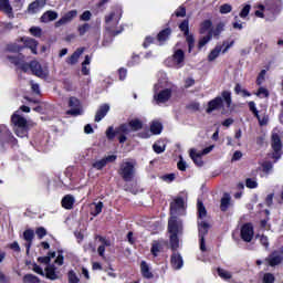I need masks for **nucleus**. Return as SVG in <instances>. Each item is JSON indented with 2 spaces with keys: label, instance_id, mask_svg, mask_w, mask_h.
I'll use <instances>...</instances> for the list:
<instances>
[{
  "label": "nucleus",
  "instance_id": "obj_1",
  "mask_svg": "<svg viewBox=\"0 0 283 283\" xmlns=\"http://www.w3.org/2000/svg\"><path fill=\"white\" fill-rule=\"evenodd\" d=\"M143 129V122L139 118L130 119L128 123H122L116 129L113 126L106 130V137L109 142H113L116 136L119 144L127 142L126 135L132 132L136 133Z\"/></svg>",
  "mask_w": 283,
  "mask_h": 283
},
{
  "label": "nucleus",
  "instance_id": "obj_2",
  "mask_svg": "<svg viewBox=\"0 0 283 283\" xmlns=\"http://www.w3.org/2000/svg\"><path fill=\"white\" fill-rule=\"evenodd\" d=\"M184 232V222L182 219L178 218L177 216H171L168 219V233L170 249L172 252H176L178 248H180V239L178 235H181Z\"/></svg>",
  "mask_w": 283,
  "mask_h": 283
},
{
  "label": "nucleus",
  "instance_id": "obj_3",
  "mask_svg": "<svg viewBox=\"0 0 283 283\" xmlns=\"http://www.w3.org/2000/svg\"><path fill=\"white\" fill-rule=\"evenodd\" d=\"M226 107L232 106V93L229 91H223L221 96H216L207 103L206 113L211 114L212 112H219Z\"/></svg>",
  "mask_w": 283,
  "mask_h": 283
},
{
  "label": "nucleus",
  "instance_id": "obj_4",
  "mask_svg": "<svg viewBox=\"0 0 283 283\" xmlns=\"http://www.w3.org/2000/svg\"><path fill=\"white\" fill-rule=\"evenodd\" d=\"M10 122H11V125L14 126V134L19 138L28 137L29 124H28L27 118H24L23 116L14 113L13 115H11Z\"/></svg>",
  "mask_w": 283,
  "mask_h": 283
},
{
  "label": "nucleus",
  "instance_id": "obj_5",
  "mask_svg": "<svg viewBox=\"0 0 283 283\" xmlns=\"http://www.w3.org/2000/svg\"><path fill=\"white\" fill-rule=\"evenodd\" d=\"M118 175L125 182H132L135 178V165L133 161H124L119 165Z\"/></svg>",
  "mask_w": 283,
  "mask_h": 283
},
{
  "label": "nucleus",
  "instance_id": "obj_6",
  "mask_svg": "<svg viewBox=\"0 0 283 283\" xmlns=\"http://www.w3.org/2000/svg\"><path fill=\"white\" fill-rule=\"evenodd\" d=\"M197 226H198V237H199V249L202 252H207L205 237H207L209 233L210 224L207 221L198 220Z\"/></svg>",
  "mask_w": 283,
  "mask_h": 283
},
{
  "label": "nucleus",
  "instance_id": "obj_7",
  "mask_svg": "<svg viewBox=\"0 0 283 283\" xmlns=\"http://www.w3.org/2000/svg\"><path fill=\"white\" fill-rule=\"evenodd\" d=\"M190 22L189 19H185L179 24V30L184 32V35L186 36V42L188 44V53H191L195 48V38L193 34H190Z\"/></svg>",
  "mask_w": 283,
  "mask_h": 283
},
{
  "label": "nucleus",
  "instance_id": "obj_8",
  "mask_svg": "<svg viewBox=\"0 0 283 283\" xmlns=\"http://www.w3.org/2000/svg\"><path fill=\"white\" fill-rule=\"evenodd\" d=\"M233 45H234V40H232L230 42L224 40L222 42V45H217V46H214V49L211 50L210 54H208V56H207L208 62L216 61L219 57L220 52L226 53Z\"/></svg>",
  "mask_w": 283,
  "mask_h": 283
},
{
  "label": "nucleus",
  "instance_id": "obj_9",
  "mask_svg": "<svg viewBox=\"0 0 283 283\" xmlns=\"http://www.w3.org/2000/svg\"><path fill=\"white\" fill-rule=\"evenodd\" d=\"M19 142L17 138L12 135L11 130L8 129L6 125H0V145L2 148L7 144H10L12 146H15Z\"/></svg>",
  "mask_w": 283,
  "mask_h": 283
},
{
  "label": "nucleus",
  "instance_id": "obj_10",
  "mask_svg": "<svg viewBox=\"0 0 283 283\" xmlns=\"http://www.w3.org/2000/svg\"><path fill=\"white\" fill-rule=\"evenodd\" d=\"M271 147L273 149L271 158L274 159V163H277L282 156V142H281V137L277 133H274L272 135Z\"/></svg>",
  "mask_w": 283,
  "mask_h": 283
},
{
  "label": "nucleus",
  "instance_id": "obj_11",
  "mask_svg": "<svg viewBox=\"0 0 283 283\" xmlns=\"http://www.w3.org/2000/svg\"><path fill=\"white\" fill-rule=\"evenodd\" d=\"M69 107L70 109L66 111V115L77 117L83 114L81 101L74 96L69 98Z\"/></svg>",
  "mask_w": 283,
  "mask_h": 283
},
{
  "label": "nucleus",
  "instance_id": "obj_12",
  "mask_svg": "<svg viewBox=\"0 0 283 283\" xmlns=\"http://www.w3.org/2000/svg\"><path fill=\"white\" fill-rule=\"evenodd\" d=\"M265 262L271 268L279 266L283 262V248L273 250L272 253L265 258Z\"/></svg>",
  "mask_w": 283,
  "mask_h": 283
},
{
  "label": "nucleus",
  "instance_id": "obj_13",
  "mask_svg": "<svg viewBox=\"0 0 283 283\" xmlns=\"http://www.w3.org/2000/svg\"><path fill=\"white\" fill-rule=\"evenodd\" d=\"M240 237L244 242L250 243L254 238V227L251 222L244 223L240 229Z\"/></svg>",
  "mask_w": 283,
  "mask_h": 283
},
{
  "label": "nucleus",
  "instance_id": "obj_14",
  "mask_svg": "<svg viewBox=\"0 0 283 283\" xmlns=\"http://www.w3.org/2000/svg\"><path fill=\"white\" fill-rule=\"evenodd\" d=\"M171 36H172V29L170 27L163 29L156 35L157 45L159 46L166 45V43L171 39Z\"/></svg>",
  "mask_w": 283,
  "mask_h": 283
},
{
  "label": "nucleus",
  "instance_id": "obj_15",
  "mask_svg": "<svg viewBox=\"0 0 283 283\" xmlns=\"http://www.w3.org/2000/svg\"><path fill=\"white\" fill-rule=\"evenodd\" d=\"M185 210V200L182 197H177L172 202L170 203V214L176 216L180 211Z\"/></svg>",
  "mask_w": 283,
  "mask_h": 283
},
{
  "label": "nucleus",
  "instance_id": "obj_16",
  "mask_svg": "<svg viewBox=\"0 0 283 283\" xmlns=\"http://www.w3.org/2000/svg\"><path fill=\"white\" fill-rule=\"evenodd\" d=\"M171 60H172V62H175V64L178 69L184 67L185 60H186L185 51L182 49H177L175 51V53H172Z\"/></svg>",
  "mask_w": 283,
  "mask_h": 283
},
{
  "label": "nucleus",
  "instance_id": "obj_17",
  "mask_svg": "<svg viewBox=\"0 0 283 283\" xmlns=\"http://www.w3.org/2000/svg\"><path fill=\"white\" fill-rule=\"evenodd\" d=\"M77 14L78 12L76 10H70L69 12L65 13L64 17L60 18V20L55 23V27L61 28L66 23H71Z\"/></svg>",
  "mask_w": 283,
  "mask_h": 283
},
{
  "label": "nucleus",
  "instance_id": "obj_18",
  "mask_svg": "<svg viewBox=\"0 0 283 283\" xmlns=\"http://www.w3.org/2000/svg\"><path fill=\"white\" fill-rule=\"evenodd\" d=\"M171 96H172V90L165 88L160 91V93H157V95H155V99L157 103L165 104L171 98Z\"/></svg>",
  "mask_w": 283,
  "mask_h": 283
},
{
  "label": "nucleus",
  "instance_id": "obj_19",
  "mask_svg": "<svg viewBox=\"0 0 283 283\" xmlns=\"http://www.w3.org/2000/svg\"><path fill=\"white\" fill-rule=\"evenodd\" d=\"M21 42H23V49H30L32 54L36 55L38 54V45L39 42L34 39H30V38H22Z\"/></svg>",
  "mask_w": 283,
  "mask_h": 283
},
{
  "label": "nucleus",
  "instance_id": "obj_20",
  "mask_svg": "<svg viewBox=\"0 0 283 283\" xmlns=\"http://www.w3.org/2000/svg\"><path fill=\"white\" fill-rule=\"evenodd\" d=\"M30 71L38 77L44 78L46 76L43 67L38 61L30 62Z\"/></svg>",
  "mask_w": 283,
  "mask_h": 283
},
{
  "label": "nucleus",
  "instance_id": "obj_21",
  "mask_svg": "<svg viewBox=\"0 0 283 283\" xmlns=\"http://www.w3.org/2000/svg\"><path fill=\"white\" fill-rule=\"evenodd\" d=\"M171 268L175 270H180L184 268V259L180 253H172L170 256Z\"/></svg>",
  "mask_w": 283,
  "mask_h": 283
},
{
  "label": "nucleus",
  "instance_id": "obj_22",
  "mask_svg": "<svg viewBox=\"0 0 283 283\" xmlns=\"http://www.w3.org/2000/svg\"><path fill=\"white\" fill-rule=\"evenodd\" d=\"M108 112H109V105L103 104L102 106H99L98 111H96L94 120L96 123H99L106 117Z\"/></svg>",
  "mask_w": 283,
  "mask_h": 283
},
{
  "label": "nucleus",
  "instance_id": "obj_23",
  "mask_svg": "<svg viewBox=\"0 0 283 283\" xmlns=\"http://www.w3.org/2000/svg\"><path fill=\"white\" fill-rule=\"evenodd\" d=\"M57 12L54 10L45 11L42 17L40 18L41 23H50L57 19Z\"/></svg>",
  "mask_w": 283,
  "mask_h": 283
},
{
  "label": "nucleus",
  "instance_id": "obj_24",
  "mask_svg": "<svg viewBox=\"0 0 283 283\" xmlns=\"http://www.w3.org/2000/svg\"><path fill=\"white\" fill-rule=\"evenodd\" d=\"M44 276L50 281H56L59 279L54 264H49L46 269H44Z\"/></svg>",
  "mask_w": 283,
  "mask_h": 283
},
{
  "label": "nucleus",
  "instance_id": "obj_25",
  "mask_svg": "<svg viewBox=\"0 0 283 283\" xmlns=\"http://www.w3.org/2000/svg\"><path fill=\"white\" fill-rule=\"evenodd\" d=\"M46 6V0H35L34 2H31L30 6H28V11H30L32 14H35L40 9L44 8Z\"/></svg>",
  "mask_w": 283,
  "mask_h": 283
},
{
  "label": "nucleus",
  "instance_id": "obj_26",
  "mask_svg": "<svg viewBox=\"0 0 283 283\" xmlns=\"http://www.w3.org/2000/svg\"><path fill=\"white\" fill-rule=\"evenodd\" d=\"M83 52H84L83 48H77L76 51L66 59V63L69 65H75L76 63H78V60L83 54Z\"/></svg>",
  "mask_w": 283,
  "mask_h": 283
},
{
  "label": "nucleus",
  "instance_id": "obj_27",
  "mask_svg": "<svg viewBox=\"0 0 283 283\" xmlns=\"http://www.w3.org/2000/svg\"><path fill=\"white\" fill-rule=\"evenodd\" d=\"M139 269L144 279L151 280L154 277V274L150 271V268L147 262L142 261V263H139Z\"/></svg>",
  "mask_w": 283,
  "mask_h": 283
},
{
  "label": "nucleus",
  "instance_id": "obj_28",
  "mask_svg": "<svg viewBox=\"0 0 283 283\" xmlns=\"http://www.w3.org/2000/svg\"><path fill=\"white\" fill-rule=\"evenodd\" d=\"M74 203H75V198L72 195H66L61 200L62 208L66 210H72L74 208Z\"/></svg>",
  "mask_w": 283,
  "mask_h": 283
},
{
  "label": "nucleus",
  "instance_id": "obj_29",
  "mask_svg": "<svg viewBox=\"0 0 283 283\" xmlns=\"http://www.w3.org/2000/svg\"><path fill=\"white\" fill-rule=\"evenodd\" d=\"M208 216L207 208L203 206L201 200L197 201V217L198 221H202Z\"/></svg>",
  "mask_w": 283,
  "mask_h": 283
},
{
  "label": "nucleus",
  "instance_id": "obj_30",
  "mask_svg": "<svg viewBox=\"0 0 283 283\" xmlns=\"http://www.w3.org/2000/svg\"><path fill=\"white\" fill-rule=\"evenodd\" d=\"M266 7L274 13H280L282 11V0H266Z\"/></svg>",
  "mask_w": 283,
  "mask_h": 283
},
{
  "label": "nucleus",
  "instance_id": "obj_31",
  "mask_svg": "<svg viewBox=\"0 0 283 283\" xmlns=\"http://www.w3.org/2000/svg\"><path fill=\"white\" fill-rule=\"evenodd\" d=\"M189 156H190V159L193 160L195 165H197L198 167L203 166V160H202V155L201 154L196 153L195 149H190Z\"/></svg>",
  "mask_w": 283,
  "mask_h": 283
},
{
  "label": "nucleus",
  "instance_id": "obj_32",
  "mask_svg": "<svg viewBox=\"0 0 283 283\" xmlns=\"http://www.w3.org/2000/svg\"><path fill=\"white\" fill-rule=\"evenodd\" d=\"M210 30H212V21L210 19H206L199 24V34L202 35Z\"/></svg>",
  "mask_w": 283,
  "mask_h": 283
},
{
  "label": "nucleus",
  "instance_id": "obj_33",
  "mask_svg": "<svg viewBox=\"0 0 283 283\" xmlns=\"http://www.w3.org/2000/svg\"><path fill=\"white\" fill-rule=\"evenodd\" d=\"M0 11L4 12L6 14L13 13V9L10 4V0H0Z\"/></svg>",
  "mask_w": 283,
  "mask_h": 283
},
{
  "label": "nucleus",
  "instance_id": "obj_34",
  "mask_svg": "<svg viewBox=\"0 0 283 283\" xmlns=\"http://www.w3.org/2000/svg\"><path fill=\"white\" fill-rule=\"evenodd\" d=\"M226 24L223 22L217 23L214 29H211L208 31V33H211V38H218L220 36L221 32L224 31Z\"/></svg>",
  "mask_w": 283,
  "mask_h": 283
},
{
  "label": "nucleus",
  "instance_id": "obj_35",
  "mask_svg": "<svg viewBox=\"0 0 283 283\" xmlns=\"http://www.w3.org/2000/svg\"><path fill=\"white\" fill-rule=\"evenodd\" d=\"M164 130V125L160 122H153L150 124V133L153 135H159Z\"/></svg>",
  "mask_w": 283,
  "mask_h": 283
},
{
  "label": "nucleus",
  "instance_id": "obj_36",
  "mask_svg": "<svg viewBox=\"0 0 283 283\" xmlns=\"http://www.w3.org/2000/svg\"><path fill=\"white\" fill-rule=\"evenodd\" d=\"M161 250H164V244L160 241H153L150 252L155 258L158 256Z\"/></svg>",
  "mask_w": 283,
  "mask_h": 283
},
{
  "label": "nucleus",
  "instance_id": "obj_37",
  "mask_svg": "<svg viewBox=\"0 0 283 283\" xmlns=\"http://www.w3.org/2000/svg\"><path fill=\"white\" fill-rule=\"evenodd\" d=\"M230 201L231 198L228 193H224V196L221 198V203H220V210L222 212H227L229 207H230Z\"/></svg>",
  "mask_w": 283,
  "mask_h": 283
},
{
  "label": "nucleus",
  "instance_id": "obj_38",
  "mask_svg": "<svg viewBox=\"0 0 283 283\" xmlns=\"http://www.w3.org/2000/svg\"><path fill=\"white\" fill-rule=\"evenodd\" d=\"M23 59V55H7V60L17 67L21 65Z\"/></svg>",
  "mask_w": 283,
  "mask_h": 283
},
{
  "label": "nucleus",
  "instance_id": "obj_39",
  "mask_svg": "<svg viewBox=\"0 0 283 283\" xmlns=\"http://www.w3.org/2000/svg\"><path fill=\"white\" fill-rule=\"evenodd\" d=\"M22 283H41V280L32 273H27L22 279Z\"/></svg>",
  "mask_w": 283,
  "mask_h": 283
},
{
  "label": "nucleus",
  "instance_id": "obj_40",
  "mask_svg": "<svg viewBox=\"0 0 283 283\" xmlns=\"http://www.w3.org/2000/svg\"><path fill=\"white\" fill-rule=\"evenodd\" d=\"M212 39V33H207L206 36L198 40V51H201Z\"/></svg>",
  "mask_w": 283,
  "mask_h": 283
},
{
  "label": "nucleus",
  "instance_id": "obj_41",
  "mask_svg": "<svg viewBox=\"0 0 283 283\" xmlns=\"http://www.w3.org/2000/svg\"><path fill=\"white\" fill-rule=\"evenodd\" d=\"M7 50L8 52H11V53H19L24 50V46L13 43V44H8Z\"/></svg>",
  "mask_w": 283,
  "mask_h": 283
},
{
  "label": "nucleus",
  "instance_id": "obj_42",
  "mask_svg": "<svg viewBox=\"0 0 283 283\" xmlns=\"http://www.w3.org/2000/svg\"><path fill=\"white\" fill-rule=\"evenodd\" d=\"M35 238V232L34 230L32 229H27L24 232H23V239L27 241V242H32Z\"/></svg>",
  "mask_w": 283,
  "mask_h": 283
},
{
  "label": "nucleus",
  "instance_id": "obj_43",
  "mask_svg": "<svg viewBox=\"0 0 283 283\" xmlns=\"http://www.w3.org/2000/svg\"><path fill=\"white\" fill-rule=\"evenodd\" d=\"M95 208L94 211L91 212V216L97 217L101 213H103V209H104V202L99 201L98 203H94Z\"/></svg>",
  "mask_w": 283,
  "mask_h": 283
},
{
  "label": "nucleus",
  "instance_id": "obj_44",
  "mask_svg": "<svg viewBox=\"0 0 283 283\" xmlns=\"http://www.w3.org/2000/svg\"><path fill=\"white\" fill-rule=\"evenodd\" d=\"M232 10H233L232 4L223 3L220 6L219 12H220V14H229L232 12Z\"/></svg>",
  "mask_w": 283,
  "mask_h": 283
},
{
  "label": "nucleus",
  "instance_id": "obj_45",
  "mask_svg": "<svg viewBox=\"0 0 283 283\" xmlns=\"http://www.w3.org/2000/svg\"><path fill=\"white\" fill-rule=\"evenodd\" d=\"M88 30H91V24L88 23L80 24L77 27V33L80 36H84V34L87 33Z\"/></svg>",
  "mask_w": 283,
  "mask_h": 283
},
{
  "label": "nucleus",
  "instance_id": "obj_46",
  "mask_svg": "<svg viewBox=\"0 0 283 283\" xmlns=\"http://www.w3.org/2000/svg\"><path fill=\"white\" fill-rule=\"evenodd\" d=\"M217 274L223 280L232 279V273L226 271L224 269H217Z\"/></svg>",
  "mask_w": 283,
  "mask_h": 283
},
{
  "label": "nucleus",
  "instance_id": "obj_47",
  "mask_svg": "<svg viewBox=\"0 0 283 283\" xmlns=\"http://www.w3.org/2000/svg\"><path fill=\"white\" fill-rule=\"evenodd\" d=\"M157 38H153L151 35H147L143 42L144 49H148L149 45L156 44Z\"/></svg>",
  "mask_w": 283,
  "mask_h": 283
},
{
  "label": "nucleus",
  "instance_id": "obj_48",
  "mask_svg": "<svg viewBox=\"0 0 283 283\" xmlns=\"http://www.w3.org/2000/svg\"><path fill=\"white\" fill-rule=\"evenodd\" d=\"M107 163L105 159H99L93 163L92 167L98 171L103 170L106 167Z\"/></svg>",
  "mask_w": 283,
  "mask_h": 283
},
{
  "label": "nucleus",
  "instance_id": "obj_49",
  "mask_svg": "<svg viewBox=\"0 0 283 283\" xmlns=\"http://www.w3.org/2000/svg\"><path fill=\"white\" fill-rule=\"evenodd\" d=\"M248 105H249V111L253 113L254 117H255L256 119H260L259 109H258V107L255 106L254 101H250Z\"/></svg>",
  "mask_w": 283,
  "mask_h": 283
},
{
  "label": "nucleus",
  "instance_id": "obj_50",
  "mask_svg": "<svg viewBox=\"0 0 283 283\" xmlns=\"http://www.w3.org/2000/svg\"><path fill=\"white\" fill-rule=\"evenodd\" d=\"M273 169V164L270 160H265L262 164V171L269 175Z\"/></svg>",
  "mask_w": 283,
  "mask_h": 283
},
{
  "label": "nucleus",
  "instance_id": "obj_51",
  "mask_svg": "<svg viewBox=\"0 0 283 283\" xmlns=\"http://www.w3.org/2000/svg\"><path fill=\"white\" fill-rule=\"evenodd\" d=\"M69 283H80L78 276H76V273L73 270H70L67 272Z\"/></svg>",
  "mask_w": 283,
  "mask_h": 283
},
{
  "label": "nucleus",
  "instance_id": "obj_52",
  "mask_svg": "<svg viewBox=\"0 0 283 283\" xmlns=\"http://www.w3.org/2000/svg\"><path fill=\"white\" fill-rule=\"evenodd\" d=\"M30 33L32 36L40 38L43 35V30L40 27H31Z\"/></svg>",
  "mask_w": 283,
  "mask_h": 283
},
{
  "label": "nucleus",
  "instance_id": "obj_53",
  "mask_svg": "<svg viewBox=\"0 0 283 283\" xmlns=\"http://www.w3.org/2000/svg\"><path fill=\"white\" fill-rule=\"evenodd\" d=\"M268 71L266 70H262L261 72H259L258 77H256V85L261 86L265 80Z\"/></svg>",
  "mask_w": 283,
  "mask_h": 283
},
{
  "label": "nucleus",
  "instance_id": "obj_54",
  "mask_svg": "<svg viewBox=\"0 0 283 283\" xmlns=\"http://www.w3.org/2000/svg\"><path fill=\"white\" fill-rule=\"evenodd\" d=\"M106 30L111 36H117L123 33L124 28L119 27L118 30H114L112 27H107Z\"/></svg>",
  "mask_w": 283,
  "mask_h": 283
},
{
  "label": "nucleus",
  "instance_id": "obj_55",
  "mask_svg": "<svg viewBox=\"0 0 283 283\" xmlns=\"http://www.w3.org/2000/svg\"><path fill=\"white\" fill-rule=\"evenodd\" d=\"M245 187L249 188V189H255L259 187V182L255 181L254 179L252 178H247L245 180Z\"/></svg>",
  "mask_w": 283,
  "mask_h": 283
},
{
  "label": "nucleus",
  "instance_id": "obj_56",
  "mask_svg": "<svg viewBox=\"0 0 283 283\" xmlns=\"http://www.w3.org/2000/svg\"><path fill=\"white\" fill-rule=\"evenodd\" d=\"M250 11H251V6L250 4H245L243 10L240 11L239 15L241 19H245L249 17L250 14Z\"/></svg>",
  "mask_w": 283,
  "mask_h": 283
},
{
  "label": "nucleus",
  "instance_id": "obj_57",
  "mask_svg": "<svg viewBox=\"0 0 283 283\" xmlns=\"http://www.w3.org/2000/svg\"><path fill=\"white\" fill-rule=\"evenodd\" d=\"M35 234L39 239H44L48 234V231L44 227H39L35 229Z\"/></svg>",
  "mask_w": 283,
  "mask_h": 283
},
{
  "label": "nucleus",
  "instance_id": "obj_58",
  "mask_svg": "<svg viewBox=\"0 0 283 283\" xmlns=\"http://www.w3.org/2000/svg\"><path fill=\"white\" fill-rule=\"evenodd\" d=\"M153 150L157 155L164 154L166 150V145L160 146L158 144H153Z\"/></svg>",
  "mask_w": 283,
  "mask_h": 283
},
{
  "label": "nucleus",
  "instance_id": "obj_59",
  "mask_svg": "<svg viewBox=\"0 0 283 283\" xmlns=\"http://www.w3.org/2000/svg\"><path fill=\"white\" fill-rule=\"evenodd\" d=\"M263 283H275V276L268 272L263 275Z\"/></svg>",
  "mask_w": 283,
  "mask_h": 283
},
{
  "label": "nucleus",
  "instance_id": "obj_60",
  "mask_svg": "<svg viewBox=\"0 0 283 283\" xmlns=\"http://www.w3.org/2000/svg\"><path fill=\"white\" fill-rule=\"evenodd\" d=\"M255 95L259 96V97H261V96L269 97L270 93H269L268 88L261 86V87L258 88V92L255 93Z\"/></svg>",
  "mask_w": 283,
  "mask_h": 283
},
{
  "label": "nucleus",
  "instance_id": "obj_61",
  "mask_svg": "<svg viewBox=\"0 0 283 283\" xmlns=\"http://www.w3.org/2000/svg\"><path fill=\"white\" fill-rule=\"evenodd\" d=\"M92 18V12L90 10H85L82 15H80V21L88 22Z\"/></svg>",
  "mask_w": 283,
  "mask_h": 283
},
{
  "label": "nucleus",
  "instance_id": "obj_62",
  "mask_svg": "<svg viewBox=\"0 0 283 283\" xmlns=\"http://www.w3.org/2000/svg\"><path fill=\"white\" fill-rule=\"evenodd\" d=\"M55 263L59 266H62L64 264V256H63V250H57V256L55 259Z\"/></svg>",
  "mask_w": 283,
  "mask_h": 283
},
{
  "label": "nucleus",
  "instance_id": "obj_63",
  "mask_svg": "<svg viewBox=\"0 0 283 283\" xmlns=\"http://www.w3.org/2000/svg\"><path fill=\"white\" fill-rule=\"evenodd\" d=\"M161 179L168 184H171L175 181L176 179V175L175 174H168V175H163Z\"/></svg>",
  "mask_w": 283,
  "mask_h": 283
},
{
  "label": "nucleus",
  "instance_id": "obj_64",
  "mask_svg": "<svg viewBox=\"0 0 283 283\" xmlns=\"http://www.w3.org/2000/svg\"><path fill=\"white\" fill-rule=\"evenodd\" d=\"M177 18H185L186 17V8L184 6H180L176 12H175Z\"/></svg>",
  "mask_w": 283,
  "mask_h": 283
}]
</instances>
